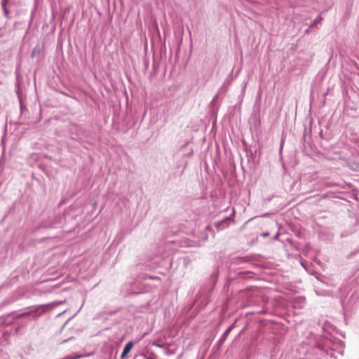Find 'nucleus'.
<instances>
[{"label": "nucleus", "mask_w": 359, "mask_h": 359, "mask_svg": "<svg viewBox=\"0 0 359 359\" xmlns=\"http://www.w3.org/2000/svg\"><path fill=\"white\" fill-rule=\"evenodd\" d=\"M316 349L325 359H336L334 353L343 355L345 344L343 341L335 338H325L315 345Z\"/></svg>", "instance_id": "f257e3e1"}, {"label": "nucleus", "mask_w": 359, "mask_h": 359, "mask_svg": "<svg viewBox=\"0 0 359 359\" xmlns=\"http://www.w3.org/2000/svg\"><path fill=\"white\" fill-rule=\"evenodd\" d=\"M235 210H233V212L229 217H226L222 220L215 223L217 228L219 230H222L229 226L230 223L233 220Z\"/></svg>", "instance_id": "f03ea898"}, {"label": "nucleus", "mask_w": 359, "mask_h": 359, "mask_svg": "<svg viewBox=\"0 0 359 359\" xmlns=\"http://www.w3.org/2000/svg\"><path fill=\"white\" fill-rule=\"evenodd\" d=\"M233 325L230 326L229 328H227L226 330V331L222 335V337H220V339L219 340V343L220 344H222L225 341V340L228 337V335L229 334V333L231 332V330L233 329Z\"/></svg>", "instance_id": "7ed1b4c3"}, {"label": "nucleus", "mask_w": 359, "mask_h": 359, "mask_svg": "<svg viewBox=\"0 0 359 359\" xmlns=\"http://www.w3.org/2000/svg\"><path fill=\"white\" fill-rule=\"evenodd\" d=\"M133 346V341H129L127 343L123 348V351L121 353V358H123L131 350L132 347Z\"/></svg>", "instance_id": "20e7f679"}, {"label": "nucleus", "mask_w": 359, "mask_h": 359, "mask_svg": "<svg viewBox=\"0 0 359 359\" xmlns=\"http://www.w3.org/2000/svg\"><path fill=\"white\" fill-rule=\"evenodd\" d=\"M64 302H65L64 301H57V302H51L48 304L39 305V307H50V309H53V308L57 306L58 305L64 304Z\"/></svg>", "instance_id": "39448f33"}, {"label": "nucleus", "mask_w": 359, "mask_h": 359, "mask_svg": "<svg viewBox=\"0 0 359 359\" xmlns=\"http://www.w3.org/2000/svg\"><path fill=\"white\" fill-rule=\"evenodd\" d=\"M8 2V0H4V1H1V7L3 8V11H4V15L5 16L8 18V15H9V11L6 8V5Z\"/></svg>", "instance_id": "423d86ee"}, {"label": "nucleus", "mask_w": 359, "mask_h": 359, "mask_svg": "<svg viewBox=\"0 0 359 359\" xmlns=\"http://www.w3.org/2000/svg\"><path fill=\"white\" fill-rule=\"evenodd\" d=\"M39 308H40V307H39V306H36V308L34 310H33V311H28V312L22 313L20 314L18 317H19V318H21V317H24V316H29V315H30V314H31L32 313H33V312H36V311H38V310H39Z\"/></svg>", "instance_id": "0eeeda50"}, {"label": "nucleus", "mask_w": 359, "mask_h": 359, "mask_svg": "<svg viewBox=\"0 0 359 359\" xmlns=\"http://www.w3.org/2000/svg\"><path fill=\"white\" fill-rule=\"evenodd\" d=\"M323 20V18L320 15H319L311 25V27H315L318 23H319Z\"/></svg>", "instance_id": "6e6552de"}, {"label": "nucleus", "mask_w": 359, "mask_h": 359, "mask_svg": "<svg viewBox=\"0 0 359 359\" xmlns=\"http://www.w3.org/2000/svg\"><path fill=\"white\" fill-rule=\"evenodd\" d=\"M82 355H67L64 358H62L60 359H79L81 358Z\"/></svg>", "instance_id": "1a4fd4ad"}, {"label": "nucleus", "mask_w": 359, "mask_h": 359, "mask_svg": "<svg viewBox=\"0 0 359 359\" xmlns=\"http://www.w3.org/2000/svg\"><path fill=\"white\" fill-rule=\"evenodd\" d=\"M43 313H44V311H41L39 314L34 316V318H39Z\"/></svg>", "instance_id": "9d476101"}, {"label": "nucleus", "mask_w": 359, "mask_h": 359, "mask_svg": "<svg viewBox=\"0 0 359 359\" xmlns=\"http://www.w3.org/2000/svg\"><path fill=\"white\" fill-rule=\"evenodd\" d=\"M269 235V232L264 233L262 234V236H263L264 237H267Z\"/></svg>", "instance_id": "9b49d317"}, {"label": "nucleus", "mask_w": 359, "mask_h": 359, "mask_svg": "<svg viewBox=\"0 0 359 359\" xmlns=\"http://www.w3.org/2000/svg\"><path fill=\"white\" fill-rule=\"evenodd\" d=\"M217 95H216L214 97V98H213L212 101H213V102H214V101H215V100H217Z\"/></svg>", "instance_id": "f8f14e48"}]
</instances>
